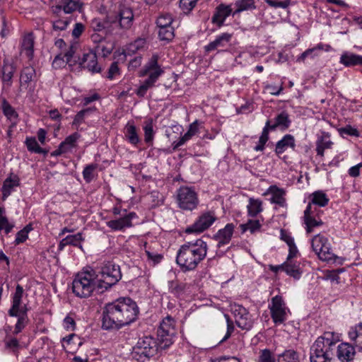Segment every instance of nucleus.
I'll list each match as a JSON object with an SVG mask.
<instances>
[{"instance_id": "32", "label": "nucleus", "mask_w": 362, "mask_h": 362, "mask_svg": "<svg viewBox=\"0 0 362 362\" xmlns=\"http://www.w3.org/2000/svg\"><path fill=\"white\" fill-rule=\"evenodd\" d=\"M333 143L329 139V134L322 133V135L318 138L316 145L317 154L323 156L325 149L330 148Z\"/></svg>"}, {"instance_id": "22", "label": "nucleus", "mask_w": 362, "mask_h": 362, "mask_svg": "<svg viewBox=\"0 0 362 362\" xmlns=\"http://www.w3.org/2000/svg\"><path fill=\"white\" fill-rule=\"evenodd\" d=\"M355 355L354 347L349 343H341L337 347V356L341 361H349Z\"/></svg>"}, {"instance_id": "62", "label": "nucleus", "mask_w": 362, "mask_h": 362, "mask_svg": "<svg viewBox=\"0 0 362 362\" xmlns=\"http://www.w3.org/2000/svg\"><path fill=\"white\" fill-rule=\"evenodd\" d=\"M69 24V21L65 20H57L54 21L53 23V29L54 30H64L66 28Z\"/></svg>"}, {"instance_id": "18", "label": "nucleus", "mask_w": 362, "mask_h": 362, "mask_svg": "<svg viewBox=\"0 0 362 362\" xmlns=\"http://www.w3.org/2000/svg\"><path fill=\"white\" fill-rule=\"evenodd\" d=\"M58 4L53 8V12L59 14L62 11L65 13H71L80 8L79 4L74 0H57Z\"/></svg>"}, {"instance_id": "19", "label": "nucleus", "mask_w": 362, "mask_h": 362, "mask_svg": "<svg viewBox=\"0 0 362 362\" xmlns=\"http://www.w3.org/2000/svg\"><path fill=\"white\" fill-rule=\"evenodd\" d=\"M232 13V8L229 5L221 4L216 8V11L212 17V23L221 27L226 18Z\"/></svg>"}, {"instance_id": "44", "label": "nucleus", "mask_w": 362, "mask_h": 362, "mask_svg": "<svg viewBox=\"0 0 362 362\" xmlns=\"http://www.w3.org/2000/svg\"><path fill=\"white\" fill-rule=\"evenodd\" d=\"M113 24L114 23L107 22V16H105L104 21H101L99 18H95L91 22V26L95 31H101L104 29L108 28Z\"/></svg>"}, {"instance_id": "31", "label": "nucleus", "mask_w": 362, "mask_h": 362, "mask_svg": "<svg viewBox=\"0 0 362 362\" xmlns=\"http://www.w3.org/2000/svg\"><path fill=\"white\" fill-rule=\"evenodd\" d=\"M283 271L296 279L300 277L302 273L299 264L293 262L291 259H287V261L283 264Z\"/></svg>"}, {"instance_id": "35", "label": "nucleus", "mask_w": 362, "mask_h": 362, "mask_svg": "<svg viewBox=\"0 0 362 362\" xmlns=\"http://www.w3.org/2000/svg\"><path fill=\"white\" fill-rule=\"evenodd\" d=\"M82 240L83 238L81 233L68 235L60 241L59 245V249L60 250H62L65 246L69 245L78 246Z\"/></svg>"}, {"instance_id": "63", "label": "nucleus", "mask_w": 362, "mask_h": 362, "mask_svg": "<svg viewBox=\"0 0 362 362\" xmlns=\"http://www.w3.org/2000/svg\"><path fill=\"white\" fill-rule=\"evenodd\" d=\"M193 136L189 132H187L182 137L180 138L179 141L173 143V148L176 149L183 145L187 141L189 140Z\"/></svg>"}, {"instance_id": "60", "label": "nucleus", "mask_w": 362, "mask_h": 362, "mask_svg": "<svg viewBox=\"0 0 362 362\" xmlns=\"http://www.w3.org/2000/svg\"><path fill=\"white\" fill-rule=\"evenodd\" d=\"M340 134H345L350 136H358L359 132L358 131L352 127L350 125H346L345 127L341 128L339 129Z\"/></svg>"}, {"instance_id": "58", "label": "nucleus", "mask_w": 362, "mask_h": 362, "mask_svg": "<svg viewBox=\"0 0 362 362\" xmlns=\"http://www.w3.org/2000/svg\"><path fill=\"white\" fill-rule=\"evenodd\" d=\"M13 228V225L8 222L6 216L0 218V230H4L6 233H8Z\"/></svg>"}, {"instance_id": "64", "label": "nucleus", "mask_w": 362, "mask_h": 362, "mask_svg": "<svg viewBox=\"0 0 362 362\" xmlns=\"http://www.w3.org/2000/svg\"><path fill=\"white\" fill-rule=\"evenodd\" d=\"M27 238H28V230L22 229L17 233L15 243L16 245H18L20 243L25 242Z\"/></svg>"}, {"instance_id": "48", "label": "nucleus", "mask_w": 362, "mask_h": 362, "mask_svg": "<svg viewBox=\"0 0 362 362\" xmlns=\"http://www.w3.org/2000/svg\"><path fill=\"white\" fill-rule=\"evenodd\" d=\"M173 19L170 14H161L156 21L157 27L158 28L167 26H172L171 24L173 23Z\"/></svg>"}, {"instance_id": "37", "label": "nucleus", "mask_w": 362, "mask_h": 362, "mask_svg": "<svg viewBox=\"0 0 362 362\" xmlns=\"http://www.w3.org/2000/svg\"><path fill=\"white\" fill-rule=\"evenodd\" d=\"M312 199L311 202L309 204L317 205L319 206H325L328 202L329 199L327 195L322 191H317L311 194Z\"/></svg>"}, {"instance_id": "46", "label": "nucleus", "mask_w": 362, "mask_h": 362, "mask_svg": "<svg viewBox=\"0 0 362 362\" xmlns=\"http://www.w3.org/2000/svg\"><path fill=\"white\" fill-rule=\"evenodd\" d=\"M243 232L249 230L253 233L259 230L261 224L258 220H249L247 223L240 225Z\"/></svg>"}, {"instance_id": "4", "label": "nucleus", "mask_w": 362, "mask_h": 362, "mask_svg": "<svg viewBox=\"0 0 362 362\" xmlns=\"http://www.w3.org/2000/svg\"><path fill=\"white\" fill-rule=\"evenodd\" d=\"M96 274L100 277L97 278L98 293L107 291L122 279L119 266L112 262H103Z\"/></svg>"}, {"instance_id": "26", "label": "nucleus", "mask_w": 362, "mask_h": 362, "mask_svg": "<svg viewBox=\"0 0 362 362\" xmlns=\"http://www.w3.org/2000/svg\"><path fill=\"white\" fill-rule=\"evenodd\" d=\"M157 334L158 339L162 349H166L173 343V337L175 335V332H170L166 329H158Z\"/></svg>"}, {"instance_id": "56", "label": "nucleus", "mask_w": 362, "mask_h": 362, "mask_svg": "<svg viewBox=\"0 0 362 362\" xmlns=\"http://www.w3.org/2000/svg\"><path fill=\"white\" fill-rule=\"evenodd\" d=\"M197 0H180V7L186 11H190L197 4Z\"/></svg>"}, {"instance_id": "28", "label": "nucleus", "mask_w": 362, "mask_h": 362, "mask_svg": "<svg viewBox=\"0 0 362 362\" xmlns=\"http://www.w3.org/2000/svg\"><path fill=\"white\" fill-rule=\"evenodd\" d=\"M348 335L354 345L360 350H362V323L351 327L349 331Z\"/></svg>"}, {"instance_id": "50", "label": "nucleus", "mask_w": 362, "mask_h": 362, "mask_svg": "<svg viewBox=\"0 0 362 362\" xmlns=\"http://www.w3.org/2000/svg\"><path fill=\"white\" fill-rule=\"evenodd\" d=\"M2 109L4 115L10 119H16L18 116L15 110L6 101L4 100L2 103Z\"/></svg>"}, {"instance_id": "12", "label": "nucleus", "mask_w": 362, "mask_h": 362, "mask_svg": "<svg viewBox=\"0 0 362 362\" xmlns=\"http://www.w3.org/2000/svg\"><path fill=\"white\" fill-rule=\"evenodd\" d=\"M78 63L82 69H86L92 73H100L101 68L98 64L96 53L90 51L84 53L81 58L78 57Z\"/></svg>"}, {"instance_id": "47", "label": "nucleus", "mask_w": 362, "mask_h": 362, "mask_svg": "<svg viewBox=\"0 0 362 362\" xmlns=\"http://www.w3.org/2000/svg\"><path fill=\"white\" fill-rule=\"evenodd\" d=\"M98 167L97 164H90L85 167L83 171V176L86 182H90L93 177V173Z\"/></svg>"}, {"instance_id": "24", "label": "nucleus", "mask_w": 362, "mask_h": 362, "mask_svg": "<svg viewBox=\"0 0 362 362\" xmlns=\"http://www.w3.org/2000/svg\"><path fill=\"white\" fill-rule=\"evenodd\" d=\"M271 194L270 202L278 204L280 206L285 205L286 199L284 198L285 192L284 189L277 187L275 185L269 187L265 194Z\"/></svg>"}, {"instance_id": "49", "label": "nucleus", "mask_w": 362, "mask_h": 362, "mask_svg": "<svg viewBox=\"0 0 362 362\" xmlns=\"http://www.w3.org/2000/svg\"><path fill=\"white\" fill-rule=\"evenodd\" d=\"M158 329H166L170 332H175L174 320L171 317L168 316L163 320Z\"/></svg>"}, {"instance_id": "34", "label": "nucleus", "mask_w": 362, "mask_h": 362, "mask_svg": "<svg viewBox=\"0 0 362 362\" xmlns=\"http://www.w3.org/2000/svg\"><path fill=\"white\" fill-rule=\"evenodd\" d=\"M34 39L32 34L26 35L22 42V53L28 58L31 59L33 56Z\"/></svg>"}, {"instance_id": "11", "label": "nucleus", "mask_w": 362, "mask_h": 362, "mask_svg": "<svg viewBox=\"0 0 362 362\" xmlns=\"http://www.w3.org/2000/svg\"><path fill=\"white\" fill-rule=\"evenodd\" d=\"M237 326L243 329H250L253 325L248 311L240 305H234L232 308Z\"/></svg>"}, {"instance_id": "51", "label": "nucleus", "mask_w": 362, "mask_h": 362, "mask_svg": "<svg viewBox=\"0 0 362 362\" xmlns=\"http://www.w3.org/2000/svg\"><path fill=\"white\" fill-rule=\"evenodd\" d=\"M324 49V45L322 44L317 45L315 47L308 49L303 52L300 56L298 58L297 61H304V59L308 56H315L316 52L317 50H322Z\"/></svg>"}, {"instance_id": "52", "label": "nucleus", "mask_w": 362, "mask_h": 362, "mask_svg": "<svg viewBox=\"0 0 362 362\" xmlns=\"http://www.w3.org/2000/svg\"><path fill=\"white\" fill-rule=\"evenodd\" d=\"M144 139L146 143L151 142L153 139V124L151 121H148L146 122L144 128Z\"/></svg>"}, {"instance_id": "36", "label": "nucleus", "mask_w": 362, "mask_h": 362, "mask_svg": "<svg viewBox=\"0 0 362 362\" xmlns=\"http://www.w3.org/2000/svg\"><path fill=\"white\" fill-rule=\"evenodd\" d=\"M234 6L236 8L233 12V15L256 8L255 0H237Z\"/></svg>"}, {"instance_id": "41", "label": "nucleus", "mask_w": 362, "mask_h": 362, "mask_svg": "<svg viewBox=\"0 0 362 362\" xmlns=\"http://www.w3.org/2000/svg\"><path fill=\"white\" fill-rule=\"evenodd\" d=\"M158 34L160 40L169 42L174 37V28L172 26L158 28Z\"/></svg>"}, {"instance_id": "27", "label": "nucleus", "mask_w": 362, "mask_h": 362, "mask_svg": "<svg viewBox=\"0 0 362 362\" xmlns=\"http://www.w3.org/2000/svg\"><path fill=\"white\" fill-rule=\"evenodd\" d=\"M288 147H291L293 149L295 147V139L291 134L285 135L281 140L277 142L275 152L277 155H280L283 153Z\"/></svg>"}, {"instance_id": "25", "label": "nucleus", "mask_w": 362, "mask_h": 362, "mask_svg": "<svg viewBox=\"0 0 362 362\" xmlns=\"http://www.w3.org/2000/svg\"><path fill=\"white\" fill-rule=\"evenodd\" d=\"M291 124L288 114L286 112H281L275 117V122L271 124L269 122L270 130H274L279 128L281 130L287 129Z\"/></svg>"}, {"instance_id": "17", "label": "nucleus", "mask_w": 362, "mask_h": 362, "mask_svg": "<svg viewBox=\"0 0 362 362\" xmlns=\"http://www.w3.org/2000/svg\"><path fill=\"white\" fill-rule=\"evenodd\" d=\"M16 71V67L13 64L9 63L8 60L4 61V66L0 71V77L4 86L11 87L12 85V78Z\"/></svg>"}, {"instance_id": "7", "label": "nucleus", "mask_w": 362, "mask_h": 362, "mask_svg": "<svg viewBox=\"0 0 362 362\" xmlns=\"http://www.w3.org/2000/svg\"><path fill=\"white\" fill-rule=\"evenodd\" d=\"M156 343L153 338L147 336L139 339L133 347L132 357L139 362H144L153 356L156 351Z\"/></svg>"}, {"instance_id": "54", "label": "nucleus", "mask_w": 362, "mask_h": 362, "mask_svg": "<svg viewBox=\"0 0 362 362\" xmlns=\"http://www.w3.org/2000/svg\"><path fill=\"white\" fill-rule=\"evenodd\" d=\"M34 74V70L30 67H25L21 72V81L24 83H28L32 80Z\"/></svg>"}, {"instance_id": "10", "label": "nucleus", "mask_w": 362, "mask_h": 362, "mask_svg": "<svg viewBox=\"0 0 362 362\" xmlns=\"http://www.w3.org/2000/svg\"><path fill=\"white\" fill-rule=\"evenodd\" d=\"M214 213L207 211L202 214L198 219L190 226L185 229L186 233H200L208 229L216 221Z\"/></svg>"}, {"instance_id": "8", "label": "nucleus", "mask_w": 362, "mask_h": 362, "mask_svg": "<svg viewBox=\"0 0 362 362\" xmlns=\"http://www.w3.org/2000/svg\"><path fill=\"white\" fill-rule=\"evenodd\" d=\"M177 202L182 210L192 211L197 208L199 199L194 189L181 187L177 192Z\"/></svg>"}, {"instance_id": "1", "label": "nucleus", "mask_w": 362, "mask_h": 362, "mask_svg": "<svg viewBox=\"0 0 362 362\" xmlns=\"http://www.w3.org/2000/svg\"><path fill=\"white\" fill-rule=\"evenodd\" d=\"M138 314L136 302L130 298H119L105 305L102 327L105 329H119L134 322Z\"/></svg>"}, {"instance_id": "29", "label": "nucleus", "mask_w": 362, "mask_h": 362, "mask_svg": "<svg viewBox=\"0 0 362 362\" xmlns=\"http://www.w3.org/2000/svg\"><path fill=\"white\" fill-rule=\"evenodd\" d=\"M158 56L157 54H153L149 59L148 62L144 66V69L141 71L140 76H144L147 74H149L151 72H156L158 71H160L161 75L163 73V71L158 65Z\"/></svg>"}, {"instance_id": "38", "label": "nucleus", "mask_w": 362, "mask_h": 362, "mask_svg": "<svg viewBox=\"0 0 362 362\" xmlns=\"http://www.w3.org/2000/svg\"><path fill=\"white\" fill-rule=\"evenodd\" d=\"M278 362H300L298 354L294 350H286L277 358Z\"/></svg>"}, {"instance_id": "13", "label": "nucleus", "mask_w": 362, "mask_h": 362, "mask_svg": "<svg viewBox=\"0 0 362 362\" xmlns=\"http://www.w3.org/2000/svg\"><path fill=\"white\" fill-rule=\"evenodd\" d=\"M235 226L233 223H228L223 228L220 229L213 236V240L217 242L216 247L221 248L231 240Z\"/></svg>"}, {"instance_id": "15", "label": "nucleus", "mask_w": 362, "mask_h": 362, "mask_svg": "<svg viewBox=\"0 0 362 362\" xmlns=\"http://www.w3.org/2000/svg\"><path fill=\"white\" fill-rule=\"evenodd\" d=\"M304 221L306 225L307 233H308L313 231V228L323 224L322 220L319 217H316L315 209H313V206L310 204H308L304 211Z\"/></svg>"}, {"instance_id": "43", "label": "nucleus", "mask_w": 362, "mask_h": 362, "mask_svg": "<svg viewBox=\"0 0 362 362\" xmlns=\"http://www.w3.org/2000/svg\"><path fill=\"white\" fill-rule=\"evenodd\" d=\"M26 146L28 151L31 152H35L37 153H44L46 154L47 153V151H45L42 148L37 144L35 138L31 137L28 138L25 141Z\"/></svg>"}, {"instance_id": "9", "label": "nucleus", "mask_w": 362, "mask_h": 362, "mask_svg": "<svg viewBox=\"0 0 362 362\" xmlns=\"http://www.w3.org/2000/svg\"><path fill=\"white\" fill-rule=\"evenodd\" d=\"M269 309L272 318L275 324H281L286 320L289 310L286 307L281 296H276L272 298Z\"/></svg>"}, {"instance_id": "59", "label": "nucleus", "mask_w": 362, "mask_h": 362, "mask_svg": "<svg viewBox=\"0 0 362 362\" xmlns=\"http://www.w3.org/2000/svg\"><path fill=\"white\" fill-rule=\"evenodd\" d=\"M227 321V332L224 337L221 340V343L227 340L231 335L234 330V326L233 321L229 318L228 315H225Z\"/></svg>"}, {"instance_id": "23", "label": "nucleus", "mask_w": 362, "mask_h": 362, "mask_svg": "<svg viewBox=\"0 0 362 362\" xmlns=\"http://www.w3.org/2000/svg\"><path fill=\"white\" fill-rule=\"evenodd\" d=\"M19 178L17 175L11 174L4 182L2 186V199L5 200L11 193L14 187L19 185Z\"/></svg>"}, {"instance_id": "61", "label": "nucleus", "mask_w": 362, "mask_h": 362, "mask_svg": "<svg viewBox=\"0 0 362 362\" xmlns=\"http://www.w3.org/2000/svg\"><path fill=\"white\" fill-rule=\"evenodd\" d=\"M93 110L91 109V108H86V109H84V110H82L81 111H79L75 116L74 117V124H80L82 122V121L83 120V118L85 117V115L90 112H92Z\"/></svg>"}, {"instance_id": "53", "label": "nucleus", "mask_w": 362, "mask_h": 362, "mask_svg": "<svg viewBox=\"0 0 362 362\" xmlns=\"http://www.w3.org/2000/svg\"><path fill=\"white\" fill-rule=\"evenodd\" d=\"M75 52H76L75 47L73 46V45H71L69 47V50L64 54V57L66 58V62L69 66H73V65H74L76 63H77L78 62V60H76V59L72 60L73 58H75L74 57Z\"/></svg>"}, {"instance_id": "21", "label": "nucleus", "mask_w": 362, "mask_h": 362, "mask_svg": "<svg viewBox=\"0 0 362 362\" xmlns=\"http://www.w3.org/2000/svg\"><path fill=\"white\" fill-rule=\"evenodd\" d=\"M148 75V78L144 81L136 90V94L139 97H144L147 90L154 86L155 83L160 76V71H158L156 72H151Z\"/></svg>"}, {"instance_id": "2", "label": "nucleus", "mask_w": 362, "mask_h": 362, "mask_svg": "<svg viewBox=\"0 0 362 362\" xmlns=\"http://www.w3.org/2000/svg\"><path fill=\"white\" fill-rule=\"evenodd\" d=\"M207 244L202 239L188 242L179 249L176 262L184 272L194 270L206 257Z\"/></svg>"}, {"instance_id": "45", "label": "nucleus", "mask_w": 362, "mask_h": 362, "mask_svg": "<svg viewBox=\"0 0 362 362\" xmlns=\"http://www.w3.org/2000/svg\"><path fill=\"white\" fill-rule=\"evenodd\" d=\"M187 287V284L184 283L173 281L169 282V291L175 295H180L186 290Z\"/></svg>"}, {"instance_id": "14", "label": "nucleus", "mask_w": 362, "mask_h": 362, "mask_svg": "<svg viewBox=\"0 0 362 362\" xmlns=\"http://www.w3.org/2000/svg\"><path fill=\"white\" fill-rule=\"evenodd\" d=\"M232 36V34L228 33L218 35L214 41L204 47L205 52L209 53L215 50L223 51V48L230 43Z\"/></svg>"}, {"instance_id": "5", "label": "nucleus", "mask_w": 362, "mask_h": 362, "mask_svg": "<svg viewBox=\"0 0 362 362\" xmlns=\"http://www.w3.org/2000/svg\"><path fill=\"white\" fill-rule=\"evenodd\" d=\"M332 337L331 333L327 332L317 339L310 349V362H332L331 349L335 342L332 340Z\"/></svg>"}, {"instance_id": "55", "label": "nucleus", "mask_w": 362, "mask_h": 362, "mask_svg": "<svg viewBox=\"0 0 362 362\" xmlns=\"http://www.w3.org/2000/svg\"><path fill=\"white\" fill-rule=\"evenodd\" d=\"M113 49V47L112 45H110V46H105L104 45H98L96 47H95V53H98L100 54H102L103 57H106L107 56H108L109 54H111L112 51Z\"/></svg>"}, {"instance_id": "16", "label": "nucleus", "mask_w": 362, "mask_h": 362, "mask_svg": "<svg viewBox=\"0 0 362 362\" xmlns=\"http://www.w3.org/2000/svg\"><path fill=\"white\" fill-rule=\"evenodd\" d=\"M136 217L134 212H131L124 216L116 220H111L107 222V226L115 230H122L125 228L132 226V220Z\"/></svg>"}, {"instance_id": "6", "label": "nucleus", "mask_w": 362, "mask_h": 362, "mask_svg": "<svg viewBox=\"0 0 362 362\" xmlns=\"http://www.w3.org/2000/svg\"><path fill=\"white\" fill-rule=\"evenodd\" d=\"M134 18L133 10L126 1L119 3L117 12L107 13V22L117 24L122 29H129L132 27Z\"/></svg>"}, {"instance_id": "33", "label": "nucleus", "mask_w": 362, "mask_h": 362, "mask_svg": "<svg viewBox=\"0 0 362 362\" xmlns=\"http://www.w3.org/2000/svg\"><path fill=\"white\" fill-rule=\"evenodd\" d=\"M124 135L132 144H137L140 139L137 134L136 128L133 123L128 122L124 127Z\"/></svg>"}, {"instance_id": "20", "label": "nucleus", "mask_w": 362, "mask_h": 362, "mask_svg": "<svg viewBox=\"0 0 362 362\" xmlns=\"http://www.w3.org/2000/svg\"><path fill=\"white\" fill-rule=\"evenodd\" d=\"M23 294V287L18 284L16 288V292L13 296L12 306L8 310V314L12 317H17L21 312V299Z\"/></svg>"}, {"instance_id": "42", "label": "nucleus", "mask_w": 362, "mask_h": 362, "mask_svg": "<svg viewBox=\"0 0 362 362\" xmlns=\"http://www.w3.org/2000/svg\"><path fill=\"white\" fill-rule=\"evenodd\" d=\"M327 242H328V239L320 234L316 235L313 237V238L312 239L311 245L313 251L315 252V254L318 251L322 252V247L324 245V244H326Z\"/></svg>"}, {"instance_id": "39", "label": "nucleus", "mask_w": 362, "mask_h": 362, "mask_svg": "<svg viewBox=\"0 0 362 362\" xmlns=\"http://www.w3.org/2000/svg\"><path fill=\"white\" fill-rule=\"evenodd\" d=\"M262 203L260 200L250 198L249 199V204L247 205L248 215L251 217L256 216L262 211Z\"/></svg>"}, {"instance_id": "57", "label": "nucleus", "mask_w": 362, "mask_h": 362, "mask_svg": "<svg viewBox=\"0 0 362 362\" xmlns=\"http://www.w3.org/2000/svg\"><path fill=\"white\" fill-rule=\"evenodd\" d=\"M259 362H275V358L272 356V352L269 349H264L259 355Z\"/></svg>"}, {"instance_id": "3", "label": "nucleus", "mask_w": 362, "mask_h": 362, "mask_svg": "<svg viewBox=\"0 0 362 362\" xmlns=\"http://www.w3.org/2000/svg\"><path fill=\"white\" fill-rule=\"evenodd\" d=\"M98 275L93 269L78 272L72 282L73 293L79 298H88L94 291L98 293Z\"/></svg>"}, {"instance_id": "40", "label": "nucleus", "mask_w": 362, "mask_h": 362, "mask_svg": "<svg viewBox=\"0 0 362 362\" xmlns=\"http://www.w3.org/2000/svg\"><path fill=\"white\" fill-rule=\"evenodd\" d=\"M322 252L318 251L316 255H317L318 257L323 261H330L334 259L335 255L332 252L330 245L329 242H327L326 244L322 247Z\"/></svg>"}, {"instance_id": "30", "label": "nucleus", "mask_w": 362, "mask_h": 362, "mask_svg": "<svg viewBox=\"0 0 362 362\" xmlns=\"http://www.w3.org/2000/svg\"><path fill=\"white\" fill-rule=\"evenodd\" d=\"M340 62L345 66L362 65V56L353 53H345L341 56Z\"/></svg>"}]
</instances>
